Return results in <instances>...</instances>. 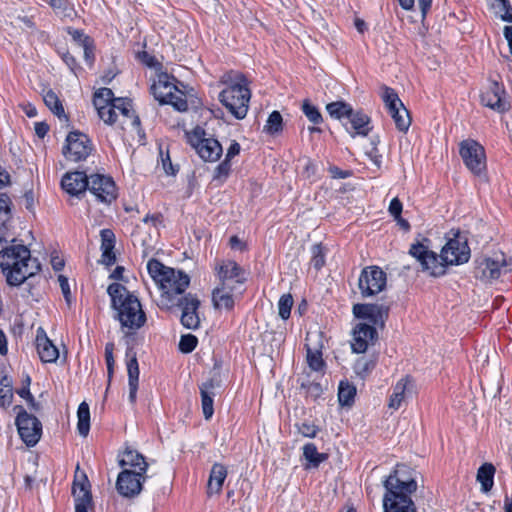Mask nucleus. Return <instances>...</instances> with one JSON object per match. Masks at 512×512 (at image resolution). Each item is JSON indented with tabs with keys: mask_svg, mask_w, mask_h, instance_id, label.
Instances as JSON below:
<instances>
[{
	"mask_svg": "<svg viewBox=\"0 0 512 512\" xmlns=\"http://www.w3.org/2000/svg\"><path fill=\"white\" fill-rule=\"evenodd\" d=\"M375 365V358L360 357L354 364V372L357 374V376L363 379L372 372V370L375 368Z\"/></svg>",
	"mask_w": 512,
	"mask_h": 512,
	"instance_id": "41",
	"label": "nucleus"
},
{
	"mask_svg": "<svg viewBox=\"0 0 512 512\" xmlns=\"http://www.w3.org/2000/svg\"><path fill=\"white\" fill-rule=\"evenodd\" d=\"M503 90L497 82H491L489 87L481 93V102L486 107L499 112L508 109L507 101L502 97Z\"/></svg>",
	"mask_w": 512,
	"mask_h": 512,
	"instance_id": "21",
	"label": "nucleus"
},
{
	"mask_svg": "<svg viewBox=\"0 0 512 512\" xmlns=\"http://www.w3.org/2000/svg\"><path fill=\"white\" fill-rule=\"evenodd\" d=\"M348 119L350 121L351 127H346V130L351 134L352 137H355L356 135L366 136L369 133L370 118L366 114L360 111L354 112V110H352V113L349 115Z\"/></svg>",
	"mask_w": 512,
	"mask_h": 512,
	"instance_id": "28",
	"label": "nucleus"
},
{
	"mask_svg": "<svg viewBox=\"0 0 512 512\" xmlns=\"http://www.w3.org/2000/svg\"><path fill=\"white\" fill-rule=\"evenodd\" d=\"M77 429L81 436L86 437L90 430V410L86 402H82L77 411Z\"/></svg>",
	"mask_w": 512,
	"mask_h": 512,
	"instance_id": "36",
	"label": "nucleus"
},
{
	"mask_svg": "<svg viewBox=\"0 0 512 512\" xmlns=\"http://www.w3.org/2000/svg\"><path fill=\"white\" fill-rule=\"evenodd\" d=\"M175 306L182 310L180 320L185 328L196 330L200 326V318L197 313L200 301L197 296L187 293L177 300Z\"/></svg>",
	"mask_w": 512,
	"mask_h": 512,
	"instance_id": "16",
	"label": "nucleus"
},
{
	"mask_svg": "<svg viewBox=\"0 0 512 512\" xmlns=\"http://www.w3.org/2000/svg\"><path fill=\"white\" fill-rule=\"evenodd\" d=\"M282 130V116L278 111H273L264 126V131L268 134L274 135Z\"/></svg>",
	"mask_w": 512,
	"mask_h": 512,
	"instance_id": "43",
	"label": "nucleus"
},
{
	"mask_svg": "<svg viewBox=\"0 0 512 512\" xmlns=\"http://www.w3.org/2000/svg\"><path fill=\"white\" fill-rule=\"evenodd\" d=\"M13 388H0V407L7 409L13 401Z\"/></svg>",
	"mask_w": 512,
	"mask_h": 512,
	"instance_id": "52",
	"label": "nucleus"
},
{
	"mask_svg": "<svg viewBox=\"0 0 512 512\" xmlns=\"http://www.w3.org/2000/svg\"><path fill=\"white\" fill-rule=\"evenodd\" d=\"M512 270V259L507 260L503 253H495L493 257L476 260L475 277L488 282L499 278L502 272Z\"/></svg>",
	"mask_w": 512,
	"mask_h": 512,
	"instance_id": "7",
	"label": "nucleus"
},
{
	"mask_svg": "<svg viewBox=\"0 0 512 512\" xmlns=\"http://www.w3.org/2000/svg\"><path fill=\"white\" fill-rule=\"evenodd\" d=\"M303 456L313 467H318L328 457L325 453H319L313 443H308L303 447Z\"/></svg>",
	"mask_w": 512,
	"mask_h": 512,
	"instance_id": "40",
	"label": "nucleus"
},
{
	"mask_svg": "<svg viewBox=\"0 0 512 512\" xmlns=\"http://www.w3.org/2000/svg\"><path fill=\"white\" fill-rule=\"evenodd\" d=\"M220 83L226 87L219 93V101L236 119L245 118L251 93L244 75L229 71L222 75Z\"/></svg>",
	"mask_w": 512,
	"mask_h": 512,
	"instance_id": "4",
	"label": "nucleus"
},
{
	"mask_svg": "<svg viewBox=\"0 0 512 512\" xmlns=\"http://www.w3.org/2000/svg\"><path fill=\"white\" fill-rule=\"evenodd\" d=\"M114 344L113 343H107L105 346V360L107 364V370H108V376L109 378L112 377L113 369H114Z\"/></svg>",
	"mask_w": 512,
	"mask_h": 512,
	"instance_id": "53",
	"label": "nucleus"
},
{
	"mask_svg": "<svg viewBox=\"0 0 512 512\" xmlns=\"http://www.w3.org/2000/svg\"><path fill=\"white\" fill-rule=\"evenodd\" d=\"M387 283L386 273L378 266L365 267L358 279V288L363 298L375 296L382 292Z\"/></svg>",
	"mask_w": 512,
	"mask_h": 512,
	"instance_id": "11",
	"label": "nucleus"
},
{
	"mask_svg": "<svg viewBox=\"0 0 512 512\" xmlns=\"http://www.w3.org/2000/svg\"><path fill=\"white\" fill-rule=\"evenodd\" d=\"M387 492L383 499L385 512H416L412 499L408 496L417 490L414 479L401 480L397 477V470L384 482Z\"/></svg>",
	"mask_w": 512,
	"mask_h": 512,
	"instance_id": "6",
	"label": "nucleus"
},
{
	"mask_svg": "<svg viewBox=\"0 0 512 512\" xmlns=\"http://www.w3.org/2000/svg\"><path fill=\"white\" fill-rule=\"evenodd\" d=\"M318 431V427L311 423H302L301 426L299 427V432L303 436L309 438H314L317 435Z\"/></svg>",
	"mask_w": 512,
	"mask_h": 512,
	"instance_id": "57",
	"label": "nucleus"
},
{
	"mask_svg": "<svg viewBox=\"0 0 512 512\" xmlns=\"http://www.w3.org/2000/svg\"><path fill=\"white\" fill-rule=\"evenodd\" d=\"M197 342V338L194 335H183L179 342V349L183 353H190L196 348Z\"/></svg>",
	"mask_w": 512,
	"mask_h": 512,
	"instance_id": "51",
	"label": "nucleus"
},
{
	"mask_svg": "<svg viewBox=\"0 0 512 512\" xmlns=\"http://www.w3.org/2000/svg\"><path fill=\"white\" fill-rule=\"evenodd\" d=\"M147 269L161 291L158 306L165 309L174 307L177 300L184 296L190 284V277L180 270L163 265L156 259L148 262Z\"/></svg>",
	"mask_w": 512,
	"mask_h": 512,
	"instance_id": "2",
	"label": "nucleus"
},
{
	"mask_svg": "<svg viewBox=\"0 0 512 512\" xmlns=\"http://www.w3.org/2000/svg\"><path fill=\"white\" fill-rule=\"evenodd\" d=\"M402 208L401 201L396 197L391 200L388 211L395 218L401 216Z\"/></svg>",
	"mask_w": 512,
	"mask_h": 512,
	"instance_id": "59",
	"label": "nucleus"
},
{
	"mask_svg": "<svg viewBox=\"0 0 512 512\" xmlns=\"http://www.w3.org/2000/svg\"><path fill=\"white\" fill-rule=\"evenodd\" d=\"M121 467H129L128 469L136 470L138 472L145 473L148 468V463L145 457L138 451L126 448L123 453V457L119 460Z\"/></svg>",
	"mask_w": 512,
	"mask_h": 512,
	"instance_id": "26",
	"label": "nucleus"
},
{
	"mask_svg": "<svg viewBox=\"0 0 512 512\" xmlns=\"http://www.w3.org/2000/svg\"><path fill=\"white\" fill-rule=\"evenodd\" d=\"M98 111L99 117L109 125H112L116 122V107H114V102L111 105H104L95 107Z\"/></svg>",
	"mask_w": 512,
	"mask_h": 512,
	"instance_id": "46",
	"label": "nucleus"
},
{
	"mask_svg": "<svg viewBox=\"0 0 512 512\" xmlns=\"http://www.w3.org/2000/svg\"><path fill=\"white\" fill-rule=\"evenodd\" d=\"M198 155L205 161L215 162L222 155V146L214 138H206L198 144Z\"/></svg>",
	"mask_w": 512,
	"mask_h": 512,
	"instance_id": "27",
	"label": "nucleus"
},
{
	"mask_svg": "<svg viewBox=\"0 0 512 512\" xmlns=\"http://www.w3.org/2000/svg\"><path fill=\"white\" fill-rule=\"evenodd\" d=\"M491 7L502 20L512 22V8L508 0H492Z\"/></svg>",
	"mask_w": 512,
	"mask_h": 512,
	"instance_id": "42",
	"label": "nucleus"
},
{
	"mask_svg": "<svg viewBox=\"0 0 512 512\" xmlns=\"http://www.w3.org/2000/svg\"><path fill=\"white\" fill-rule=\"evenodd\" d=\"M127 372H128V386H129V401L135 403L138 380H139V366L136 358V353L132 348L127 349Z\"/></svg>",
	"mask_w": 512,
	"mask_h": 512,
	"instance_id": "24",
	"label": "nucleus"
},
{
	"mask_svg": "<svg viewBox=\"0 0 512 512\" xmlns=\"http://www.w3.org/2000/svg\"><path fill=\"white\" fill-rule=\"evenodd\" d=\"M410 380L408 378H403L399 380L395 386L393 387V393L389 399V408L398 409L400 408L402 402L405 400L406 393L408 391V386L410 385Z\"/></svg>",
	"mask_w": 512,
	"mask_h": 512,
	"instance_id": "33",
	"label": "nucleus"
},
{
	"mask_svg": "<svg viewBox=\"0 0 512 512\" xmlns=\"http://www.w3.org/2000/svg\"><path fill=\"white\" fill-rule=\"evenodd\" d=\"M72 493L75 498V512H88L92 496L85 476L83 482H74Z\"/></svg>",
	"mask_w": 512,
	"mask_h": 512,
	"instance_id": "25",
	"label": "nucleus"
},
{
	"mask_svg": "<svg viewBox=\"0 0 512 512\" xmlns=\"http://www.w3.org/2000/svg\"><path fill=\"white\" fill-rule=\"evenodd\" d=\"M43 101L50 111L59 119H64L65 121L68 120L61 101L52 90H49L44 94Z\"/></svg>",
	"mask_w": 512,
	"mask_h": 512,
	"instance_id": "35",
	"label": "nucleus"
},
{
	"mask_svg": "<svg viewBox=\"0 0 512 512\" xmlns=\"http://www.w3.org/2000/svg\"><path fill=\"white\" fill-rule=\"evenodd\" d=\"M25 207L29 211L33 210L34 207V194L32 190L26 191L24 194Z\"/></svg>",
	"mask_w": 512,
	"mask_h": 512,
	"instance_id": "64",
	"label": "nucleus"
},
{
	"mask_svg": "<svg viewBox=\"0 0 512 512\" xmlns=\"http://www.w3.org/2000/svg\"><path fill=\"white\" fill-rule=\"evenodd\" d=\"M88 179L85 172H68L62 177L61 186L71 196L79 197L87 190Z\"/></svg>",
	"mask_w": 512,
	"mask_h": 512,
	"instance_id": "20",
	"label": "nucleus"
},
{
	"mask_svg": "<svg viewBox=\"0 0 512 512\" xmlns=\"http://www.w3.org/2000/svg\"><path fill=\"white\" fill-rule=\"evenodd\" d=\"M14 411L17 413L15 424L20 438L27 446H35L42 435L41 422L35 416L28 414L21 405H16Z\"/></svg>",
	"mask_w": 512,
	"mask_h": 512,
	"instance_id": "8",
	"label": "nucleus"
},
{
	"mask_svg": "<svg viewBox=\"0 0 512 512\" xmlns=\"http://www.w3.org/2000/svg\"><path fill=\"white\" fill-rule=\"evenodd\" d=\"M303 113L306 117L314 124H319L322 122V115L318 111V109L311 105L309 102L305 101L302 106Z\"/></svg>",
	"mask_w": 512,
	"mask_h": 512,
	"instance_id": "49",
	"label": "nucleus"
},
{
	"mask_svg": "<svg viewBox=\"0 0 512 512\" xmlns=\"http://www.w3.org/2000/svg\"><path fill=\"white\" fill-rule=\"evenodd\" d=\"M49 131V126L45 122L35 123V133L39 138H44Z\"/></svg>",
	"mask_w": 512,
	"mask_h": 512,
	"instance_id": "62",
	"label": "nucleus"
},
{
	"mask_svg": "<svg viewBox=\"0 0 512 512\" xmlns=\"http://www.w3.org/2000/svg\"><path fill=\"white\" fill-rule=\"evenodd\" d=\"M227 477V469L221 463H215L210 471L208 480V493L219 494L222 490L223 483Z\"/></svg>",
	"mask_w": 512,
	"mask_h": 512,
	"instance_id": "31",
	"label": "nucleus"
},
{
	"mask_svg": "<svg viewBox=\"0 0 512 512\" xmlns=\"http://www.w3.org/2000/svg\"><path fill=\"white\" fill-rule=\"evenodd\" d=\"M240 144L236 141H232V143L230 144L228 150H227V153H226V159H232L233 157H235L236 155L239 154L240 152Z\"/></svg>",
	"mask_w": 512,
	"mask_h": 512,
	"instance_id": "63",
	"label": "nucleus"
},
{
	"mask_svg": "<svg viewBox=\"0 0 512 512\" xmlns=\"http://www.w3.org/2000/svg\"><path fill=\"white\" fill-rule=\"evenodd\" d=\"M36 346L41 361L45 363L55 362L59 357V351L47 337L42 328L37 330Z\"/></svg>",
	"mask_w": 512,
	"mask_h": 512,
	"instance_id": "22",
	"label": "nucleus"
},
{
	"mask_svg": "<svg viewBox=\"0 0 512 512\" xmlns=\"http://www.w3.org/2000/svg\"><path fill=\"white\" fill-rule=\"evenodd\" d=\"M93 145L89 137L81 132H70L63 147V155L68 161L79 162L86 160L91 154Z\"/></svg>",
	"mask_w": 512,
	"mask_h": 512,
	"instance_id": "13",
	"label": "nucleus"
},
{
	"mask_svg": "<svg viewBox=\"0 0 512 512\" xmlns=\"http://www.w3.org/2000/svg\"><path fill=\"white\" fill-rule=\"evenodd\" d=\"M329 171L332 174V177L336 179H345L351 176L350 171H343L336 166L330 167Z\"/></svg>",
	"mask_w": 512,
	"mask_h": 512,
	"instance_id": "61",
	"label": "nucleus"
},
{
	"mask_svg": "<svg viewBox=\"0 0 512 512\" xmlns=\"http://www.w3.org/2000/svg\"><path fill=\"white\" fill-rule=\"evenodd\" d=\"M230 169V160L225 158L215 169V179L226 178L230 172Z\"/></svg>",
	"mask_w": 512,
	"mask_h": 512,
	"instance_id": "55",
	"label": "nucleus"
},
{
	"mask_svg": "<svg viewBox=\"0 0 512 512\" xmlns=\"http://www.w3.org/2000/svg\"><path fill=\"white\" fill-rule=\"evenodd\" d=\"M83 50H84V57H85V60L87 61V63L89 65H92V62H93V59H94V55H93V51L90 47V39L89 37H85L84 40H83Z\"/></svg>",
	"mask_w": 512,
	"mask_h": 512,
	"instance_id": "60",
	"label": "nucleus"
},
{
	"mask_svg": "<svg viewBox=\"0 0 512 512\" xmlns=\"http://www.w3.org/2000/svg\"><path fill=\"white\" fill-rule=\"evenodd\" d=\"M11 200L7 194H0V243L7 242L6 231L11 220Z\"/></svg>",
	"mask_w": 512,
	"mask_h": 512,
	"instance_id": "32",
	"label": "nucleus"
},
{
	"mask_svg": "<svg viewBox=\"0 0 512 512\" xmlns=\"http://www.w3.org/2000/svg\"><path fill=\"white\" fill-rule=\"evenodd\" d=\"M117 98L113 97V92L109 88H101L94 94L93 103L95 107L111 105Z\"/></svg>",
	"mask_w": 512,
	"mask_h": 512,
	"instance_id": "44",
	"label": "nucleus"
},
{
	"mask_svg": "<svg viewBox=\"0 0 512 512\" xmlns=\"http://www.w3.org/2000/svg\"><path fill=\"white\" fill-rule=\"evenodd\" d=\"M218 286L242 289L245 281V271L233 260H223L215 265Z\"/></svg>",
	"mask_w": 512,
	"mask_h": 512,
	"instance_id": "12",
	"label": "nucleus"
},
{
	"mask_svg": "<svg viewBox=\"0 0 512 512\" xmlns=\"http://www.w3.org/2000/svg\"><path fill=\"white\" fill-rule=\"evenodd\" d=\"M204 134V131L201 130V129H195L192 133H187V140L189 142V144L196 150V152L198 151V144H201L202 141L205 139L202 137V135Z\"/></svg>",
	"mask_w": 512,
	"mask_h": 512,
	"instance_id": "54",
	"label": "nucleus"
},
{
	"mask_svg": "<svg viewBox=\"0 0 512 512\" xmlns=\"http://www.w3.org/2000/svg\"><path fill=\"white\" fill-rule=\"evenodd\" d=\"M307 362L309 367L316 372L322 371L325 365L322 353L318 350L313 351L311 348H307Z\"/></svg>",
	"mask_w": 512,
	"mask_h": 512,
	"instance_id": "45",
	"label": "nucleus"
},
{
	"mask_svg": "<svg viewBox=\"0 0 512 512\" xmlns=\"http://www.w3.org/2000/svg\"><path fill=\"white\" fill-rule=\"evenodd\" d=\"M459 154L465 166L477 176L486 170V155L482 145L473 139L463 140L459 144Z\"/></svg>",
	"mask_w": 512,
	"mask_h": 512,
	"instance_id": "9",
	"label": "nucleus"
},
{
	"mask_svg": "<svg viewBox=\"0 0 512 512\" xmlns=\"http://www.w3.org/2000/svg\"><path fill=\"white\" fill-rule=\"evenodd\" d=\"M58 281H59V285H60L61 291L63 293V296H64L67 304L70 305V303H71V291H70L68 279L65 276H63V275H60L58 277Z\"/></svg>",
	"mask_w": 512,
	"mask_h": 512,
	"instance_id": "58",
	"label": "nucleus"
},
{
	"mask_svg": "<svg viewBox=\"0 0 512 512\" xmlns=\"http://www.w3.org/2000/svg\"><path fill=\"white\" fill-rule=\"evenodd\" d=\"M0 267L11 286H19L40 271V263L32 258L24 245H13L0 252Z\"/></svg>",
	"mask_w": 512,
	"mask_h": 512,
	"instance_id": "3",
	"label": "nucleus"
},
{
	"mask_svg": "<svg viewBox=\"0 0 512 512\" xmlns=\"http://www.w3.org/2000/svg\"><path fill=\"white\" fill-rule=\"evenodd\" d=\"M16 393L21 398L25 399L34 410H38V404L35 402V399L28 387L23 386L22 388L18 389Z\"/></svg>",
	"mask_w": 512,
	"mask_h": 512,
	"instance_id": "56",
	"label": "nucleus"
},
{
	"mask_svg": "<svg viewBox=\"0 0 512 512\" xmlns=\"http://www.w3.org/2000/svg\"><path fill=\"white\" fill-rule=\"evenodd\" d=\"M87 189L104 203H111L116 199V186L113 179L102 174H93L88 179Z\"/></svg>",
	"mask_w": 512,
	"mask_h": 512,
	"instance_id": "17",
	"label": "nucleus"
},
{
	"mask_svg": "<svg viewBox=\"0 0 512 512\" xmlns=\"http://www.w3.org/2000/svg\"><path fill=\"white\" fill-rule=\"evenodd\" d=\"M243 293V289L238 288H226L218 286L212 291V303L215 309L221 310H232L235 304V300Z\"/></svg>",
	"mask_w": 512,
	"mask_h": 512,
	"instance_id": "19",
	"label": "nucleus"
},
{
	"mask_svg": "<svg viewBox=\"0 0 512 512\" xmlns=\"http://www.w3.org/2000/svg\"><path fill=\"white\" fill-rule=\"evenodd\" d=\"M381 91V98L393 118L397 129L401 132H406L411 125L408 110L405 108L394 89L383 86Z\"/></svg>",
	"mask_w": 512,
	"mask_h": 512,
	"instance_id": "10",
	"label": "nucleus"
},
{
	"mask_svg": "<svg viewBox=\"0 0 512 512\" xmlns=\"http://www.w3.org/2000/svg\"><path fill=\"white\" fill-rule=\"evenodd\" d=\"M166 104L172 105L176 110L183 112L188 109V103L183 92L177 90L172 91L171 97Z\"/></svg>",
	"mask_w": 512,
	"mask_h": 512,
	"instance_id": "47",
	"label": "nucleus"
},
{
	"mask_svg": "<svg viewBox=\"0 0 512 512\" xmlns=\"http://www.w3.org/2000/svg\"><path fill=\"white\" fill-rule=\"evenodd\" d=\"M114 107H116V110L120 111L124 118L131 121L132 126L138 127L140 125V119L138 116L134 115L130 100L117 98V100L114 101Z\"/></svg>",
	"mask_w": 512,
	"mask_h": 512,
	"instance_id": "38",
	"label": "nucleus"
},
{
	"mask_svg": "<svg viewBox=\"0 0 512 512\" xmlns=\"http://www.w3.org/2000/svg\"><path fill=\"white\" fill-rule=\"evenodd\" d=\"M220 386L218 380L211 378L200 386L201 405L204 418L209 420L214 413L213 401L215 390Z\"/></svg>",
	"mask_w": 512,
	"mask_h": 512,
	"instance_id": "23",
	"label": "nucleus"
},
{
	"mask_svg": "<svg viewBox=\"0 0 512 512\" xmlns=\"http://www.w3.org/2000/svg\"><path fill=\"white\" fill-rule=\"evenodd\" d=\"M409 253L419 262L422 271L433 277L444 275L448 265H461L468 262L470 258L467 238L460 233L455 234L447 241L439 257L422 243L413 244Z\"/></svg>",
	"mask_w": 512,
	"mask_h": 512,
	"instance_id": "1",
	"label": "nucleus"
},
{
	"mask_svg": "<svg viewBox=\"0 0 512 512\" xmlns=\"http://www.w3.org/2000/svg\"><path fill=\"white\" fill-rule=\"evenodd\" d=\"M107 292L111 297L112 307L117 311V318L122 327L130 330L141 328L146 322V315L140 301L125 286L119 283L109 285Z\"/></svg>",
	"mask_w": 512,
	"mask_h": 512,
	"instance_id": "5",
	"label": "nucleus"
},
{
	"mask_svg": "<svg viewBox=\"0 0 512 512\" xmlns=\"http://www.w3.org/2000/svg\"><path fill=\"white\" fill-rule=\"evenodd\" d=\"M293 306V298L290 294H284L280 297L278 303L279 316L286 320L289 318L291 308Z\"/></svg>",
	"mask_w": 512,
	"mask_h": 512,
	"instance_id": "48",
	"label": "nucleus"
},
{
	"mask_svg": "<svg viewBox=\"0 0 512 512\" xmlns=\"http://www.w3.org/2000/svg\"><path fill=\"white\" fill-rule=\"evenodd\" d=\"M312 255H313L312 259H311L312 266L316 270L321 269L323 267V265L325 264L324 252H323V247L321 246V244L313 245Z\"/></svg>",
	"mask_w": 512,
	"mask_h": 512,
	"instance_id": "50",
	"label": "nucleus"
},
{
	"mask_svg": "<svg viewBox=\"0 0 512 512\" xmlns=\"http://www.w3.org/2000/svg\"><path fill=\"white\" fill-rule=\"evenodd\" d=\"M494 474L495 467L490 463H485L478 469L477 480L480 482L483 492L487 493L492 489Z\"/></svg>",
	"mask_w": 512,
	"mask_h": 512,
	"instance_id": "34",
	"label": "nucleus"
},
{
	"mask_svg": "<svg viewBox=\"0 0 512 512\" xmlns=\"http://www.w3.org/2000/svg\"><path fill=\"white\" fill-rule=\"evenodd\" d=\"M353 314L356 318L368 320L375 328H383L390 311L389 303H358L353 305Z\"/></svg>",
	"mask_w": 512,
	"mask_h": 512,
	"instance_id": "14",
	"label": "nucleus"
},
{
	"mask_svg": "<svg viewBox=\"0 0 512 512\" xmlns=\"http://www.w3.org/2000/svg\"><path fill=\"white\" fill-rule=\"evenodd\" d=\"M144 480L143 472L124 469L117 477L116 489L124 497H134L141 492Z\"/></svg>",
	"mask_w": 512,
	"mask_h": 512,
	"instance_id": "15",
	"label": "nucleus"
},
{
	"mask_svg": "<svg viewBox=\"0 0 512 512\" xmlns=\"http://www.w3.org/2000/svg\"><path fill=\"white\" fill-rule=\"evenodd\" d=\"M101 236L102 262L106 265H112L115 260L113 249L115 246V235L110 229H103Z\"/></svg>",
	"mask_w": 512,
	"mask_h": 512,
	"instance_id": "30",
	"label": "nucleus"
},
{
	"mask_svg": "<svg viewBox=\"0 0 512 512\" xmlns=\"http://www.w3.org/2000/svg\"><path fill=\"white\" fill-rule=\"evenodd\" d=\"M174 90H177V87L169 82L166 75L160 76L159 80L151 86V93L160 104H166Z\"/></svg>",
	"mask_w": 512,
	"mask_h": 512,
	"instance_id": "29",
	"label": "nucleus"
},
{
	"mask_svg": "<svg viewBox=\"0 0 512 512\" xmlns=\"http://www.w3.org/2000/svg\"><path fill=\"white\" fill-rule=\"evenodd\" d=\"M378 338L374 326L365 322L357 323L352 331L351 348L354 353H364L370 345H373Z\"/></svg>",
	"mask_w": 512,
	"mask_h": 512,
	"instance_id": "18",
	"label": "nucleus"
},
{
	"mask_svg": "<svg viewBox=\"0 0 512 512\" xmlns=\"http://www.w3.org/2000/svg\"><path fill=\"white\" fill-rule=\"evenodd\" d=\"M326 110L331 117L342 120L343 118L348 119L349 115L352 113L353 108L346 102L336 101L327 104Z\"/></svg>",
	"mask_w": 512,
	"mask_h": 512,
	"instance_id": "37",
	"label": "nucleus"
},
{
	"mask_svg": "<svg viewBox=\"0 0 512 512\" xmlns=\"http://www.w3.org/2000/svg\"><path fill=\"white\" fill-rule=\"evenodd\" d=\"M356 388L348 381H341L338 389V399L341 405L350 406L354 402Z\"/></svg>",
	"mask_w": 512,
	"mask_h": 512,
	"instance_id": "39",
	"label": "nucleus"
}]
</instances>
